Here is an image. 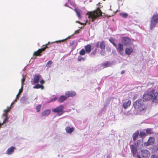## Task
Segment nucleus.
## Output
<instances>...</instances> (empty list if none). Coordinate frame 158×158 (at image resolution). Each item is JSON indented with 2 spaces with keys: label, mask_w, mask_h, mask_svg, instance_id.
<instances>
[{
  "label": "nucleus",
  "mask_w": 158,
  "mask_h": 158,
  "mask_svg": "<svg viewBox=\"0 0 158 158\" xmlns=\"http://www.w3.org/2000/svg\"><path fill=\"white\" fill-rule=\"evenodd\" d=\"M133 106L137 111L139 112L145 111L147 108L145 102L142 99H138L134 102Z\"/></svg>",
  "instance_id": "1"
},
{
  "label": "nucleus",
  "mask_w": 158,
  "mask_h": 158,
  "mask_svg": "<svg viewBox=\"0 0 158 158\" xmlns=\"http://www.w3.org/2000/svg\"><path fill=\"white\" fill-rule=\"evenodd\" d=\"M158 95V92H155L154 89H152L147 91L143 95V98L146 101L151 100L154 102L157 100Z\"/></svg>",
  "instance_id": "2"
},
{
  "label": "nucleus",
  "mask_w": 158,
  "mask_h": 158,
  "mask_svg": "<svg viewBox=\"0 0 158 158\" xmlns=\"http://www.w3.org/2000/svg\"><path fill=\"white\" fill-rule=\"evenodd\" d=\"M102 11L99 8H98L93 11L88 13L89 18L92 19V22H94L97 18L102 16Z\"/></svg>",
  "instance_id": "3"
},
{
  "label": "nucleus",
  "mask_w": 158,
  "mask_h": 158,
  "mask_svg": "<svg viewBox=\"0 0 158 158\" xmlns=\"http://www.w3.org/2000/svg\"><path fill=\"white\" fill-rule=\"evenodd\" d=\"M158 23V15H154L152 16L150 21V27L152 30Z\"/></svg>",
  "instance_id": "4"
},
{
  "label": "nucleus",
  "mask_w": 158,
  "mask_h": 158,
  "mask_svg": "<svg viewBox=\"0 0 158 158\" xmlns=\"http://www.w3.org/2000/svg\"><path fill=\"white\" fill-rule=\"evenodd\" d=\"M49 43V42H48L47 44H46L45 45H43V46L44 47L39 49L38 50L36 51L33 54V56H41L42 55L41 53L42 52L44 51H45L46 49L48 48V45ZM34 58H36V57H35Z\"/></svg>",
  "instance_id": "5"
},
{
  "label": "nucleus",
  "mask_w": 158,
  "mask_h": 158,
  "mask_svg": "<svg viewBox=\"0 0 158 158\" xmlns=\"http://www.w3.org/2000/svg\"><path fill=\"white\" fill-rule=\"evenodd\" d=\"M141 141L140 140H138L137 142V145H136V143H134L133 144L131 145L130 146L131 152L133 155V156H136L137 153L136 147L138 145L139 143Z\"/></svg>",
  "instance_id": "6"
},
{
  "label": "nucleus",
  "mask_w": 158,
  "mask_h": 158,
  "mask_svg": "<svg viewBox=\"0 0 158 158\" xmlns=\"http://www.w3.org/2000/svg\"><path fill=\"white\" fill-rule=\"evenodd\" d=\"M64 106L62 105H60L58 106L52 110V111L54 113H58L59 115L62 114L63 113Z\"/></svg>",
  "instance_id": "7"
},
{
  "label": "nucleus",
  "mask_w": 158,
  "mask_h": 158,
  "mask_svg": "<svg viewBox=\"0 0 158 158\" xmlns=\"http://www.w3.org/2000/svg\"><path fill=\"white\" fill-rule=\"evenodd\" d=\"M121 42L124 45L129 46L131 44V40L130 38L123 37L121 38Z\"/></svg>",
  "instance_id": "8"
},
{
  "label": "nucleus",
  "mask_w": 158,
  "mask_h": 158,
  "mask_svg": "<svg viewBox=\"0 0 158 158\" xmlns=\"http://www.w3.org/2000/svg\"><path fill=\"white\" fill-rule=\"evenodd\" d=\"M121 55H123L124 52V48L123 44L121 43H119L118 44V45H116V47H115Z\"/></svg>",
  "instance_id": "9"
},
{
  "label": "nucleus",
  "mask_w": 158,
  "mask_h": 158,
  "mask_svg": "<svg viewBox=\"0 0 158 158\" xmlns=\"http://www.w3.org/2000/svg\"><path fill=\"white\" fill-rule=\"evenodd\" d=\"M155 141V138L152 137H149L147 141L145 142L144 143V145L147 147L149 145H152L154 144Z\"/></svg>",
  "instance_id": "10"
},
{
  "label": "nucleus",
  "mask_w": 158,
  "mask_h": 158,
  "mask_svg": "<svg viewBox=\"0 0 158 158\" xmlns=\"http://www.w3.org/2000/svg\"><path fill=\"white\" fill-rule=\"evenodd\" d=\"M140 154L143 158H148L150 156V152L147 150H141Z\"/></svg>",
  "instance_id": "11"
},
{
  "label": "nucleus",
  "mask_w": 158,
  "mask_h": 158,
  "mask_svg": "<svg viewBox=\"0 0 158 158\" xmlns=\"http://www.w3.org/2000/svg\"><path fill=\"white\" fill-rule=\"evenodd\" d=\"M76 93L74 91H68L65 94V95L66 96L67 98L69 97H73L75 96Z\"/></svg>",
  "instance_id": "12"
},
{
  "label": "nucleus",
  "mask_w": 158,
  "mask_h": 158,
  "mask_svg": "<svg viewBox=\"0 0 158 158\" xmlns=\"http://www.w3.org/2000/svg\"><path fill=\"white\" fill-rule=\"evenodd\" d=\"M131 104V101L130 100H128L127 101H125L123 103V106L124 108L126 109L130 106Z\"/></svg>",
  "instance_id": "13"
},
{
  "label": "nucleus",
  "mask_w": 158,
  "mask_h": 158,
  "mask_svg": "<svg viewBox=\"0 0 158 158\" xmlns=\"http://www.w3.org/2000/svg\"><path fill=\"white\" fill-rule=\"evenodd\" d=\"M133 48L131 47L126 48L125 50V53L127 55H131L133 52Z\"/></svg>",
  "instance_id": "14"
},
{
  "label": "nucleus",
  "mask_w": 158,
  "mask_h": 158,
  "mask_svg": "<svg viewBox=\"0 0 158 158\" xmlns=\"http://www.w3.org/2000/svg\"><path fill=\"white\" fill-rule=\"evenodd\" d=\"M15 148L14 147H11L8 149L7 150L6 154L8 155H10L12 154L14 152V150Z\"/></svg>",
  "instance_id": "15"
},
{
  "label": "nucleus",
  "mask_w": 158,
  "mask_h": 158,
  "mask_svg": "<svg viewBox=\"0 0 158 158\" xmlns=\"http://www.w3.org/2000/svg\"><path fill=\"white\" fill-rule=\"evenodd\" d=\"M85 50L87 54L89 53L91 50V46L90 44H88L85 47Z\"/></svg>",
  "instance_id": "16"
},
{
  "label": "nucleus",
  "mask_w": 158,
  "mask_h": 158,
  "mask_svg": "<svg viewBox=\"0 0 158 158\" xmlns=\"http://www.w3.org/2000/svg\"><path fill=\"white\" fill-rule=\"evenodd\" d=\"M51 112V110L49 109H47L43 111L41 113L42 116H47L49 115Z\"/></svg>",
  "instance_id": "17"
},
{
  "label": "nucleus",
  "mask_w": 158,
  "mask_h": 158,
  "mask_svg": "<svg viewBox=\"0 0 158 158\" xmlns=\"http://www.w3.org/2000/svg\"><path fill=\"white\" fill-rule=\"evenodd\" d=\"M65 130L66 133L70 134L74 131V128L73 127H70L67 126L66 127Z\"/></svg>",
  "instance_id": "18"
},
{
  "label": "nucleus",
  "mask_w": 158,
  "mask_h": 158,
  "mask_svg": "<svg viewBox=\"0 0 158 158\" xmlns=\"http://www.w3.org/2000/svg\"><path fill=\"white\" fill-rule=\"evenodd\" d=\"M139 135V131L138 130L136 131L132 135L133 139L134 141L136 140L137 138Z\"/></svg>",
  "instance_id": "19"
},
{
  "label": "nucleus",
  "mask_w": 158,
  "mask_h": 158,
  "mask_svg": "<svg viewBox=\"0 0 158 158\" xmlns=\"http://www.w3.org/2000/svg\"><path fill=\"white\" fill-rule=\"evenodd\" d=\"M66 96L61 95L59 98L58 101L60 103H62L67 99Z\"/></svg>",
  "instance_id": "20"
},
{
  "label": "nucleus",
  "mask_w": 158,
  "mask_h": 158,
  "mask_svg": "<svg viewBox=\"0 0 158 158\" xmlns=\"http://www.w3.org/2000/svg\"><path fill=\"white\" fill-rule=\"evenodd\" d=\"M40 77L38 75H35L34 76L33 80V82L34 83H37L39 81Z\"/></svg>",
  "instance_id": "21"
},
{
  "label": "nucleus",
  "mask_w": 158,
  "mask_h": 158,
  "mask_svg": "<svg viewBox=\"0 0 158 158\" xmlns=\"http://www.w3.org/2000/svg\"><path fill=\"white\" fill-rule=\"evenodd\" d=\"M99 47L102 50H105L106 47V44L105 41H102L100 43Z\"/></svg>",
  "instance_id": "22"
},
{
  "label": "nucleus",
  "mask_w": 158,
  "mask_h": 158,
  "mask_svg": "<svg viewBox=\"0 0 158 158\" xmlns=\"http://www.w3.org/2000/svg\"><path fill=\"white\" fill-rule=\"evenodd\" d=\"M111 64L109 61H106L102 64V66L103 68H106L111 66Z\"/></svg>",
  "instance_id": "23"
},
{
  "label": "nucleus",
  "mask_w": 158,
  "mask_h": 158,
  "mask_svg": "<svg viewBox=\"0 0 158 158\" xmlns=\"http://www.w3.org/2000/svg\"><path fill=\"white\" fill-rule=\"evenodd\" d=\"M74 11L76 13L77 15L79 18H80L81 17V14L82 13L81 11L80 10H77V9H75Z\"/></svg>",
  "instance_id": "24"
},
{
  "label": "nucleus",
  "mask_w": 158,
  "mask_h": 158,
  "mask_svg": "<svg viewBox=\"0 0 158 158\" xmlns=\"http://www.w3.org/2000/svg\"><path fill=\"white\" fill-rule=\"evenodd\" d=\"M139 135L140 138H143L147 136V134L145 132L142 131H140Z\"/></svg>",
  "instance_id": "25"
},
{
  "label": "nucleus",
  "mask_w": 158,
  "mask_h": 158,
  "mask_svg": "<svg viewBox=\"0 0 158 158\" xmlns=\"http://www.w3.org/2000/svg\"><path fill=\"white\" fill-rule=\"evenodd\" d=\"M146 133L147 134H152L154 133L152 128H147L146 129Z\"/></svg>",
  "instance_id": "26"
},
{
  "label": "nucleus",
  "mask_w": 158,
  "mask_h": 158,
  "mask_svg": "<svg viewBox=\"0 0 158 158\" xmlns=\"http://www.w3.org/2000/svg\"><path fill=\"white\" fill-rule=\"evenodd\" d=\"M11 109V107H7L6 108V109L4 110V111L5 113V114H3V115L4 116H5L7 115V113L10 111Z\"/></svg>",
  "instance_id": "27"
},
{
  "label": "nucleus",
  "mask_w": 158,
  "mask_h": 158,
  "mask_svg": "<svg viewBox=\"0 0 158 158\" xmlns=\"http://www.w3.org/2000/svg\"><path fill=\"white\" fill-rule=\"evenodd\" d=\"M52 63V60H49L47 63L46 66L48 68H49L51 67Z\"/></svg>",
  "instance_id": "28"
},
{
  "label": "nucleus",
  "mask_w": 158,
  "mask_h": 158,
  "mask_svg": "<svg viewBox=\"0 0 158 158\" xmlns=\"http://www.w3.org/2000/svg\"><path fill=\"white\" fill-rule=\"evenodd\" d=\"M23 86H22L21 88L19 90V92L16 96L17 98H18L19 96L21 94L23 91Z\"/></svg>",
  "instance_id": "29"
},
{
  "label": "nucleus",
  "mask_w": 158,
  "mask_h": 158,
  "mask_svg": "<svg viewBox=\"0 0 158 158\" xmlns=\"http://www.w3.org/2000/svg\"><path fill=\"white\" fill-rule=\"evenodd\" d=\"M120 15L124 18H127L128 16V14L126 13H122Z\"/></svg>",
  "instance_id": "30"
},
{
  "label": "nucleus",
  "mask_w": 158,
  "mask_h": 158,
  "mask_svg": "<svg viewBox=\"0 0 158 158\" xmlns=\"http://www.w3.org/2000/svg\"><path fill=\"white\" fill-rule=\"evenodd\" d=\"M70 36H69L68 37L66 38V39H65L64 40H58V41H55L54 42V43H60L61 42H64L66 40L70 38Z\"/></svg>",
  "instance_id": "31"
},
{
  "label": "nucleus",
  "mask_w": 158,
  "mask_h": 158,
  "mask_svg": "<svg viewBox=\"0 0 158 158\" xmlns=\"http://www.w3.org/2000/svg\"><path fill=\"white\" fill-rule=\"evenodd\" d=\"M109 40L110 42L115 47H116V44H115L114 42V39H110Z\"/></svg>",
  "instance_id": "32"
},
{
  "label": "nucleus",
  "mask_w": 158,
  "mask_h": 158,
  "mask_svg": "<svg viewBox=\"0 0 158 158\" xmlns=\"http://www.w3.org/2000/svg\"><path fill=\"white\" fill-rule=\"evenodd\" d=\"M85 50L84 49H82L80 52L79 54L81 55H84L85 54Z\"/></svg>",
  "instance_id": "33"
},
{
  "label": "nucleus",
  "mask_w": 158,
  "mask_h": 158,
  "mask_svg": "<svg viewBox=\"0 0 158 158\" xmlns=\"http://www.w3.org/2000/svg\"><path fill=\"white\" fill-rule=\"evenodd\" d=\"M41 107V105L40 104H39L36 106V109L37 112L40 111Z\"/></svg>",
  "instance_id": "34"
},
{
  "label": "nucleus",
  "mask_w": 158,
  "mask_h": 158,
  "mask_svg": "<svg viewBox=\"0 0 158 158\" xmlns=\"http://www.w3.org/2000/svg\"><path fill=\"white\" fill-rule=\"evenodd\" d=\"M85 58L84 57L79 56L78 57L77 60L78 61H81V60H84Z\"/></svg>",
  "instance_id": "35"
},
{
  "label": "nucleus",
  "mask_w": 158,
  "mask_h": 158,
  "mask_svg": "<svg viewBox=\"0 0 158 158\" xmlns=\"http://www.w3.org/2000/svg\"><path fill=\"white\" fill-rule=\"evenodd\" d=\"M40 85L38 84L33 87V88H34V89L40 88Z\"/></svg>",
  "instance_id": "36"
},
{
  "label": "nucleus",
  "mask_w": 158,
  "mask_h": 158,
  "mask_svg": "<svg viewBox=\"0 0 158 158\" xmlns=\"http://www.w3.org/2000/svg\"><path fill=\"white\" fill-rule=\"evenodd\" d=\"M6 118H5V119L4 120L3 123H6L8 121V118L7 117V116L6 115Z\"/></svg>",
  "instance_id": "37"
},
{
  "label": "nucleus",
  "mask_w": 158,
  "mask_h": 158,
  "mask_svg": "<svg viewBox=\"0 0 158 158\" xmlns=\"http://www.w3.org/2000/svg\"><path fill=\"white\" fill-rule=\"evenodd\" d=\"M103 50H102L100 52V54L102 56H104L105 54V52Z\"/></svg>",
  "instance_id": "38"
},
{
  "label": "nucleus",
  "mask_w": 158,
  "mask_h": 158,
  "mask_svg": "<svg viewBox=\"0 0 158 158\" xmlns=\"http://www.w3.org/2000/svg\"><path fill=\"white\" fill-rule=\"evenodd\" d=\"M25 78H23L21 80V84L22 86H23V83L25 81Z\"/></svg>",
  "instance_id": "39"
},
{
  "label": "nucleus",
  "mask_w": 158,
  "mask_h": 158,
  "mask_svg": "<svg viewBox=\"0 0 158 158\" xmlns=\"http://www.w3.org/2000/svg\"><path fill=\"white\" fill-rule=\"evenodd\" d=\"M151 158H158V156L155 155H153L151 156Z\"/></svg>",
  "instance_id": "40"
},
{
  "label": "nucleus",
  "mask_w": 158,
  "mask_h": 158,
  "mask_svg": "<svg viewBox=\"0 0 158 158\" xmlns=\"http://www.w3.org/2000/svg\"><path fill=\"white\" fill-rule=\"evenodd\" d=\"M97 48H96L94 51H93L92 52V54L93 55H94L97 52Z\"/></svg>",
  "instance_id": "41"
},
{
  "label": "nucleus",
  "mask_w": 158,
  "mask_h": 158,
  "mask_svg": "<svg viewBox=\"0 0 158 158\" xmlns=\"http://www.w3.org/2000/svg\"><path fill=\"white\" fill-rule=\"evenodd\" d=\"M99 41H98L96 43V47L97 48H98L99 47Z\"/></svg>",
  "instance_id": "42"
},
{
  "label": "nucleus",
  "mask_w": 158,
  "mask_h": 158,
  "mask_svg": "<svg viewBox=\"0 0 158 158\" xmlns=\"http://www.w3.org/2000/svg\"><path fill=\"white\" fill-rule=\"evenodd\" d=\"M40 83L41 84V85H42L44 83V81L43 80H41L40 81Z\"/></svg>",
  "instance_id": "43"
},
{
  "label": "nucleus",
  "mask_w": 158,
  "mask_h": 158,
  "mask_svg": "<svg viewBox=\"0 0 158 158\" xmlns=\"http://www.w3.org/2000/svg\"><path fill=\"white\" fill-rule=\"evenodd\" d=\"M80 30H77L75 31L74 32V34H77L79 32Z\"/></svg>",
  "instance_id": "44"
},
{
  "label": "nucleus",
  "mask_w": 158,
  "mask_h": 158,
  "mask_svg": "<svg viewBox=\"0 0 158 158\" xmlns=\"http://www.w3.org/2000/svg\"><path fill=\"white\" fill-rule=\"evenodd\" d=\"M125 70H122L121 72V74H123L124 73H125Z\"/></svg>",
  "instance_id": "45"
},
{
  "label": "nucleus",
  "mask_w": 158,
  "mask_h": 158,
  "mask_svg": "<svg viewBox=\"0 0 158 158\" xmlns=\"http://www.w3.org/2000/svg\"><path fill=\"white\" fill-rule=\"evenodd\" d=\"M40 88L41 89H43L44 88V87L42 85H40Z\"/></svg>",
  "instance_id": "46"
},
{
  "label": "nucleus",
  "mask_w": 158,
  "mask_h": 158,
  "mask_svg": "<svg viewBox=\"0 0 158 158\" xmlns=\"http://www.w3.org/2000/svg\"><path fill=\"white\" fill-rule=\"evenodd\" d=\"M77 23H80V24H81V25H83V23H81L80 22H79V21H77L76 22Z\"/></svg>",
  "instance_id": "47"
},
{
  "label": "nucleus",
  "mask_w": 158,
  "mask_h": 158,
  "mask_svg": "<svg viewBox=\"0 0 158 158\" xmlns=\"http://www.w3.org/2000/svg\"><path fill=\"white\" fill-rule=\"evenodd\" d=\"M137 158H141V157H140V156L139 155H137Z\"/></svg>",
  "instance_id": "48"
},
{
  "label": "nucleus",
  "mask_w": 158,
  "mask_h": 158,
  "mask_svg": "<svg viewBox=\"0 0 158 158\" xmlns=\"http://www.w3.org/2000/svg\"><path fill=\"white\" fill-rule=\"evenodd\" d=\"M74 44V41H73L72 43H71L70 45L72 46Z\"/></svg>",
  "instance_id": "49"
},
{
  "label": "nucleus",
  "mask_w": 158,
  "mask_h": 158,
  "mask_svg": "<svg viewBox=\"0 0 158 158\" xmlns=\"http://www.w3.org/2000/svg\"><path fill=\"white\" fill-rule=\"evenodd\" d=\"M106 158H110V156L109 155H108L107 156Z\"/></svg>",
  "instance_id": "50"
},
{
  "label": "nucleus",
  "mask_w": 158,
  "mask_h": 158,
  "mask_svg": "<svg viewBox=\"0 0 158 158\" xmlns=\"http://www.w3.org/2000/svg\"><path fill=\"white\" fill-rule=\"evenodd\" d=\"M14 104V102H12L10 106L13 105V104Z\"/></svg>",
  "instance_id": "51"
},
{
  "label": "nucleus",
  "mask_w": 158,
  "mask_h": 158,
  "mask_svg": "<svg viewBox=\"0 0 158 158\" xmlns=\"http://www.w3.org/2000/svg\"><path fill=\"white\" fill-rule=\"evenodd\" d=\"M18 98H16V99L15 100V101L14 102H16V101H17V99Z\"/></svg>",
  "instance_id": "52"
},
{
  "label": "nucleus",
  "mask_w": 158,
  "mask_h": 158,
  "mask_svg": "<svg viewBox=\"0 0 158 158\" xmlns=\"http://www.w3.org/2000/svg\"><path fill=\"white\" fill-rule=\"evenodd\" d=\"M120 1H122V0H120Z\"/></svg>",
  "instance_id": "53"
}]
</instances>
